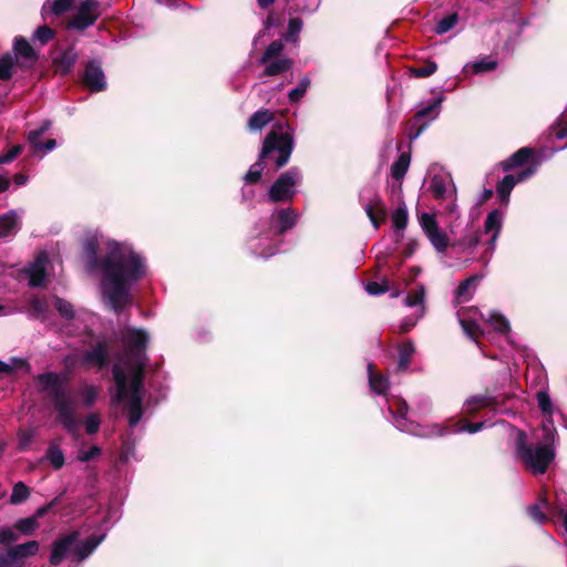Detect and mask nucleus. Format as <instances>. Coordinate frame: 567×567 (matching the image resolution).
I'll return each mask as SVG.
<instances>
[{
  "instance_id": "obj_1",
  "label": "nucleus",
  "mask_w": 567,
  "mask_h": 567,
  "mask_svg": "<svg viewBox=\"0 0 567 567\" xmlns=\"http://www.w3.org/2000/svg\"><path fill=\"white\" fill-rule=\"evenodd\" d=\"M99 241L87 238L83 244L85 268L101 272V290L111 308L120 313L131 303V286L146 275L144 258L133 248L116 241L107 244V252L100 258Z\"/></svg>"
},
{
  "instance_id": "obj_2",
  "label": "nucleus",
  "mask_w": 567,
  "mask_h": 567,
  "mask_svg": "<svg viewBox=\"0 0 567 567\" xmlns=\"http://www.w3.org/2000/svg\"><path fill=\"white\" fill-rule=\"evenodd\" d=\"M35 381L42 385L41 391L47 392L53 401L58 421L69 433L75 435L79 422L75 419L72 401L68 396L60 375L55 372H45L37 375Z\"/></svg>"
},
{
  "instance_id": "obj_3",
  "label": "nucleus",
  "mask_w": 567,
  "mask_h": 567,
  "mask_svg": "<svg viewBox=\"0 0 567 567\" xmlns=\"http://www.w3.org/2000/svg\"><path fill=\"white\" fill-rule=\"evenodd\" d=\"M546 432L544 441L545 444L538 445L535 449L527 442V434L524 431H518L515 437V450L519 461L534 474H544L549 467V464L555 458V451L551 446L554 442V433L550 429L544 425Z\"/></svg>"
},
{
  "instance_id": "obj_4",
  "label": "nucleus",
  "mask_w": 567,
  "mask_h": 567,
  "mask_svg": "<svg viewBox=\"0 0 567 567\" xmlns=\"http://www.w3.org/2000/svg\"><path fill=\"white\" fill-rule=\"evenodd\" d=\"M293 150V138L290 133H278L276 131L269 132L262 144L259 159L250 166L252 171H258L262 175L264 171V158H269L274 152H278V156L275 159L276 168L279 169L286 166L289 162Z\"/></svg>"
},
{
  "instance_id": "obj_5",
  "label": "nucleus",
  "mask_w": 567,
  "mask_h": 567,
  "mask_svg": "<svg viewBox=\"0 0 567 567\" xmlns=\"http://www.w3.org/2000/svg\"><path fill=\"white\" fill-rule=\"evenodd\" d=\"M300 171L298 167L281 173L268 190V198L271 203L291 202L296 194V185L300 181Z\"/></svg>"
},
{
  "instance_id": "obj_6",
  "label": "nucleus",
  "mask_w": 567,
  "mask_h": 567,
  "mask_svg": "<svg viewBox=\"0 0 567 567\" xmlns=\"http://www.w3.org/2000/svg\"><path fill=\"white\" fill-rule=\"evenodd\" d=\"M100 17L101 3L97 0H82L65 27L68 30L81 33L94 25Z\"/></svg>"
},
{
  "instance_id": "obj_7",
  "label": "nucleus",
  "mask_w": 567,
  "mask_h": 567,
  "mask_svg": "<svg viewBox=\"0 0 567 567\" xmlns=\"http://www.w3.org/2000/svg\"><path fill=\"white\" fill-rule=\"evenodd\" d=\"M148 334L145 330L138 328H127L122 334V341L125 354L131 362L147 361L145 353Z\"/></svg>"
},
{
  "instance_id": "obj_8",
  "label": "nucleus",
  "mask_w": 567,
  "mask_h": 567,
  "mask_svg": "<svg viewBox=\"0 0 567 567\" xmlns=\"http://www.w3.org/2000/svg\"><path fill=\"white\" fill-rule=\"evenodd\" d=\"M536 173L535 165H529L524 169H520L517 174H507L505 175L496 185V194L499 199V204L503 206H507L509 203V197L513 188L519 184L532 177Z\"/></svg>"
},
{
  "instance_id": "obj_9",
  "label": "nucleus",
  "mask_w": 567,
  "mask_h": 567,
  "mask_svg": "<svg viewBox=\"0 0 567 567\" xmlns=\"http://www.w3.org/2000/svg\"><path fill=\"white\" fill-rule=\"evenodd\" d=\"M529 165H535V167L537 168L538 159L535 148L528 146L520 147L515 153H513L508 158L499 163V166L503 169V172H511L516 168L524 169Z\"/></svg>"
},
{
  "instance_id": "obj_10",
  "label": "nucleus",
  "mask_w": 567,
  "mask_h": 567,
  "mask_svg": "<svg viewBox=\"0 0 567 567\" xmlns=\"http://www.w3.org/2000/svg\"><path fill=\"white\" fill-rule=\"evenodd\" d=\"M80 533L78 530L71 532L56 538L52 543V550L49 557V561L52 566L60 565L68 554L74 550V546L79 540Z\"/></svg>"
},
{
  "instance_id": "obj_11",
  "label": "nucleus",
  "mask_w": 567,
  "mask_h": 567,
  "mask_svg": "<svg viewBox=\"0 0 567 567\" xmlns=\"http://www.w3.org/2000/svg\"><path fill=\"white\" fill-rule=\"evenodd\" d=\"M512 394L502 395H475L466 402V413L475 415L480 410L484 408H491L493 410L499 409L506 403L507 400L512 399Z\"/></svg>"
},
{
  "instance_id": "obj_12",
  "label": "nucleus",
  "mask_w": 567,
  "mask_h": 567,
  "mask_svg": "<svg viewBox=\"0 0 567 567\" xmlns=\"http://www.w3.org/2000/svg\"><path fill=\"white\" fill-rule=\"evenodd\" d=\"M298 214L293 208L277 209L270 217V229L278 236L292 229L297 224Z\"/></svg>"
},
{
  "instance_id": "obj_13",
  "label": "nucleus",
  "mask_w": 567,
  "mask_h": 567,
  "mask_svg": "<svg viewBox=\"0 0 567 567\" xmlns=\"http://www.w3.org/2000/svg\"><path fill=\"white\" fill-rule=\"evenodd\" d=\"M83 83L91 92H102L106 89L105 74L96 61H89L83 74Z\"/></svg>"
},
{
  "instance_id": "obj_14",
  "label": "nucleus",
  "mask_w": 567,
  "mask_h": 567,
  "mask_svg": "<svg viewBox=\"0 0 567 567\" xmlns=\"http://www.w3.org/2000/svg\"><path fill=\"white\" fill-rule=\"evenodd\" d=\"M110 344L105 341H97L91 350H86L82 358L83 364L95 365L100 369L109 365Z\"/></svg>"
},
{
  "instance_id": "obj_15",
  "label": "nucleus",
  "mask_w": 567,
  "mask_h": 567,
  "mask_svg": "<svg viewBox=\"0 0 567 567\" xmlns=\"http://www.w3.org/2000/svg\"><path fill=\"white\" fill-rule=\"evenodd\" d=\"M78 52L73 45L66 48L59 56L53 60L55 73L61 76L70 74L78 61Z\"/></svg>"
},
{
  "instance_id": "obj_16",
  "label": "nucleus",
  "mask_w": 567,
  "mask_h": 567,
  "mask_svg": "<svg viewBox=\"0 0 567 567\" xmlns=\"http://www.w3.org/2000/svg\"><path fill=\"white\" fill-rule=\"evenodd\" d=\"M364 209L375 229L386 220V208L380 195L375 194Z\"/></svg>"
},
{
  "instance_id": "obj_17",
  "label": "nucleus",
  "mask_w": 567,
  "mask_h": 567,
  "mask_svg": "<svg viewBox=\"0 0 567 567\" xmlns=\"http://www.w3.org/2000/svg\"><path fill=\"white\" fill-rule=\"evenodd\" d=\"M47 255L43 252L38 256L34 264L27 270L29 277V286L32 288L41 287L44 282Z\"/></svg>"
},
{
  "instance_id": "obj_18",
  "label": "nucleus",
  "mask_w": 567,
  "mask_h": 567,
  "mask_svg": "<svg viewBox=\"0 0 567 567\" xmlns=\"http://www.w3.org/2000/svg\"><path fill=\"white\" fill-rule=\"evenodd\" d=\"M13 56L19 61L22 59L24 61H30L31 63H35L39 59L38 53L32 48V45L28 42L25 38L22 35H18L13 41Z\"/></svg>"
},
{
  "instance_id": "obj_19",
  "label": "nucleus",
  "mask_w": 567,
  "mask_h": 567,
  "mask_svg": "<svg viewBox=\"0 0 567 567\" xmlns=\"http://www.w3.org/2000/svg\"><path fill=\"white\" fill-rule=\"evenodd\" d=\"M9 549L11 550L12 558H16L17 561L21 563L22 567H24L25 559L38 554L40 544L38 540H29L23 544L9 546Z\"/></svg>"
},
{
  "instance_id": "obj_20",
  "label": "nucleus",
  "mask_w": 567,
  "mask_h": 567,
  "mask_svg": "<svg viewBox=\"0 0 567 567\" xmlns=\"http://www.w3.org/2000/svg\"><path fill=\"white\" fill-rule=\"evenodd\" d=\"M75 0H45L41 16L47 20L51 16L60 17L71 10Z\"/></svg>"
},
{
  "instance_id": "obj_21",
  "label": "nucleus",
  "mask_w": 567,
  "mask_h": 567,
  "mask_svg": "<svg viewBox=\"0 0 567 567\" xmlns=\"http://www.w3.org/2000/svg\"><path fill=\"white\" fill-rule=\"evenodd\" d=\"M113 379L117 386V391L115 395L112 398L113 403H121L124 402L127 399L128 395V385H127V378L124 372V370L118 365L115 364L112 369Z\"/></svg>"
},
{
  "instance_id": "obj_22",
  "label": "nucleus",
  "mask_w": 567,
  "mask_h": 567,
  "mask_svg": "<svg viewBox=\"0 0 567 567\" xmlns=\"http://www.w3.org/2000/svg\"><path fill=\"white\" fill-rule=\"evenodd\" d=\"M482 278V275L475 274L462 281L455 290V302L462 303L470 301L473 298V293L470 290L475 289Z\"/></svg>"
},
{
  "instance_id": "obj_23",
  "label": "nucleus",
  "mask_w": 567,
  "mask_h": 567,
  "mask_svg": "<svg viewBox=\"0 0 567 567\" xmlns=\"http://www.w3.org/2000/svg\"><path fill=\"white\" fill-rule=\"evenodd\" d=\"M105 535H92L86 538L83 543L74 546V557L76 561H83L86 559L96 547L103 542Z\"/></svg>"
},
{
  "instance_id": "obj_24",
  "label": "nucleus",
  "mask_w": 567,
  "mask_h": 567,
  "mask_svg": "<svg viewBox=\"0 0 567 567\" xmlns=\"http://www.w3.org/2000/svg\"><path fill=\"white\" fill-rule=\"evenodd\" d=\"M442 101V97L434 99L430 102L427 106L419 110L412 116L414 125L417 123H427L429 126L430 123L437 117Z\"/></svg>"
},
{
  "instance_id": "obj_25",
  "label": "nucleus",
  "mask_w": 567,
  "mask_h": 567,
  "mask_svg": "<svg viewBox=\"0 0 567 567\" xmlns=\"http://www.w3.org/2000/svg\"><path fill=\"white\" fill-rule=\"evenodd\" d=\"M143 416V394H130L127 419L130 427H135Z\"/></svg>"
},
{
  "instance_id": "obj_26",
  "label": "nucleus",
  "mask_w": 567,
  "mask_h": 567,
  "mask_svg": "<svg viewBox=\"0 0 567 567\" xmlns=\"http://www.w3.org/2000/svg\"><path fill=\"white\" fill-rule=\"evenodd\" d=\"M132 363V377L130 382V394H143L144 371L147 361H137Z\"/></svg>"
},
{
  "instance_id": "obj_27",
  "label": "nucleus",
  "mask_w": 567,
  "mask_h": 567,
  "mask_svg": "<svg viewBox=\"0 0 567 567\" xmlns=\"http://www.w3.org/2000/svg\"><path fill=\"white\" fill-rule=\"evenodd\" d=\"M18 229V215L14 210L0 215V238L13 236Z\"/></svg>"
},
{
  "instance_id": "obj_28",
  "label": "nucleus",
  "mask_w": 567,
  "mask_h": 567,
  "mask_svg": "<svg viewBox=\"0 0 567 567\" xmlns=\"http://www.w3.org/2000/svg\"><path fill=\"white\" fill-rule=\"evenodd\" d=\"M23 66L12 54V52H6L0 56V80L9 81L12 79L14 73V66Z\"/></svg>"
},
{
  "instance_id": "obj_29",
  "label": "nucleus",
  "mask_w": 567,
  "mask_h": 567,
  "mask_svg": "<svg viewBox=\"0 0 567 567\" xmlns=\"http://www.w3.org/2000/svg\"><path fill=\"white\" fill-rule=\"evenodd\" d=\"M373 364L369 363L368 370H369V384L371 390L377 394H385V392L389 389V381L388 378H385L380 372L374 371Z\"/></svg>"
},
{
  "instance_id": "obj_30",
  "label": "nucleus",
  "mask_w": 567,
  "mask_h": 567,
  "mask_svg": "<svg viewBox=\"0 0 567 567\" xmlns=\"http://www.w3.org/2000/svg\"><path fill=\"white\" fill-rule=\"evenodd\" d=\"M415 352L414 343L411 340H406L399 344L398 347V353H399V362H398V370L405 371L410 363L412 355Z\"/></svg>"
},
{
  "instance_id": "obj_31",
  "label": "nucleus",
  "mask_w": 567,
  "mask_h": 567,
  "mask_svg": "<svg viewBox=\"0 0 567 567\" xmlns=\"http://www.w3.org/2000/svg\"><path fill=\"white\" fill-rule=\"evenodd\" d=\"M44 458L58 471L64 466L65 457L60 446L51 442L45 451Z\"/></svg>"
},
{
  "instance_id": "obj_32",
  "label": "nucleus",
  "mask_w": 567,
  "mask_h": 567,
  "mask_svg": "<svg viewBox=\"0 0 567 567\" xmlns=\"http://www.w3.org/2000/svg\"><path fill=\"white\" fill-rule=\"evenodd\" d=\"M274 118L272 112L266 109L258 110L248 120V127L251 131H259Z\"/></svg>"
},
{
  "instance_id": "obj_33",
  "label": "nucleus",
  "mask_w": 567,
  "mask_h": 567,
  "mask_svg": "<svg viewBox=\"0 0 567 567\" xmlns=\"http://www.w3.org/2000/svg\"><path fill=\"white\" fill-rule=\"evenodd\" d=\"M411 154L403 152L399 155L398 159L391 166V175L395 181H401L410 166Z\"/></svg>"
},
{
  "instance_id": "obj_34",
  "label": "nucleus",
  "mask_w": 567,
  "mask_h": 567,
  "mask_svg": "<svg viewBox=\"0 0 567 567\" xmlns=\"http://www.w3.org/2000/svg\"><path fill=\"white\" fill-rule=\"evenodd\" d=\"M292 60L285 58V59H278L276 61H272L268 63V65L264 70L265 76H275L282 74L287 71H289L292 68Z\"/></svg>"
},
{
  "instance_id": "obj_35",
  "label": "nucleus",
  "mask_w": 567,
  "mask_h": 567,
  "mask_svg": "<svg viewBox=\"0 0 567 567\" xmlns=\"http://www.w3.org/2000/svg\"><path fill=\"white\" fill-rule=\"evenodd\" d=\"M49 310V303L45 298L33 297L29 301V313L34 319L44 320Z\"/></svg>"
},
{
  "instance_id": "obj_36",
  "label": "nucleus",
  "mask_w": 567,
  "mask_h": 567,
  "mask_svg": "<svg viewBox=\"0 0 567 567\" xmlns=\"http://www.w3.org/2000/svg\"><path fill=\"white\" fill-rule=\"evenodd\" d=\"M31 495V488L23 482L19 481L13 484L12 493L10 495V504L20 505L28 501Z\"/></svg>"
},
{
  "instance_id": "obj_37",
  "label": "nucleus",
  "mask_w": 567,
  "mask_h": 567,
  "mask_svg": "<svg viewBox=\"0 0 567 567\" xmlns=\"http://www.w3.org/2000/svg\"><path fill=\"white\" fill-rule=\"evenodd\" d=\"M460 316V324L464 331V333L473 341L477 342L478 339L483 336V330L478 326V323L474 320H468L461 318V311H458Z\"/></svg>"
},
{
  "instance_id": "obj_38",
  "label": "nucleus",
  "mask_w": 567,
  "mask_h": 567,
  "mask_svg": "<svg viewBox=\"0 0 567 567\" xmlns=\"http://www.w3.org/2000/svg\"><path fill=\"white\" fill-rule=\"evenodd\" d=\"M503 224V214L499 209H493L488 213L484 221L485 233H501Z\"/></svg>"
},
{
  "instance_id": "obj_39",
  "label": "nucleus",
  "mask_w": 567,
  "mask_h": 567,
  "mask_svg": "<svg viewBox=\"0 0 567 567\" xmlns=\"http://www.w3.org/2000/svg\"><path fill=\"white\" fill-rule=\"evenodd\" d=\"M427 239L437 252H445L449 247V237L440 228L429 234Z\"/></svg>"
},
{
  "instance_id": "obj_40",
  "label": "nucleus",
  "mask_w": 567,
  "mask_h": 567,
  "mask_svg": "<svg viewBox=\"0 0 567 567\" xmlns=\"http://www.w3.org/2000/svg\"><path fill=\"white\" fill-rule=\"evenodd\" d=\"M13 528L16 530H18L19 534H23L25 536H30V535H33L34 532L39 528V522H37L31 516L30 517L20 518V519H18L14 523Z\"/></svg>"
},
{
  "instance_id": "obj_41",
  "label": "nucleus",
  "mask_w": 567,
  "mask_h": 567,
  "mask_svg": "<svg viewBox=\"0 0 567 567\" xmlns=\"http://www.w3.org/2000/svg\"><path fill=\"white\" fill-rule=\"evenodd\" d=\"M437 71V64L427 60L423 65L410 66L409 73L414 78H429Z\"/></svg>"
},
{
  "instance_id": "obj_42",
  "label": "nucleus",
  "mask_w": 567,
  "mask_h": 567,
  "mask_svg": "<svg viewBox=\"0 0 567 567\" xmlns=\"http://www.w3.org/2000/svg\"><path fill=\"white\" fill-rule=\"evenodd\" d=\"M457 22L458 14L456 12L450 13L446 17L442 18L440 21H437L436 25L434 27V32L436 34H444L452 30Z\"/></svg>"
},
{
  "instance_id": "obj_43",
  "label": "nucleus",
  "mask_w": 567,
  "mask_h": 567,
  "mask_svg": "<svg viewBox=\"0 0 567 567\" xmlns=\"http://www.w3.org/2000/svg\"><path fill=\"white\" fill-rule=\"evenodd\" d=\"M56 35V31L48 24L38 27L33 33V39L39 41L41 45L48 44Z\"/></svg>"
},
{
  "instance_id": "obj_44",
  "label": "nucleus",
  "mask_w": 567,
  "mask_h": 567,
  "mask_svg": "<svg viewBox=\"0 0 567 567\" xmlns=\"http://www.w3.org/2000/svg\"><path fill=\"white\" fill-rule=\"evenodd\" d=\"M487 321L499 333H507L511 330L508 320L497 311H492L488 316Z\"/></svg>"
},
{
  "instance_id": "obj_45",
  "label": "nucleus",
  "mask_w": 567,
  "mask_h": 567,
  "mask_svg": "<svg viewBox=\"0 0 567 567\" xmlns=\"http://www.w3.org/2000/svg\"><path fill=\"white\" fill-rule=\"evenodd\" d=\"M409 216L405 204L402 203L392 214V223L395 230H403L408 225Z\"/></svg>"
},
{
  "instance_id": "obj_46",
  "label": "nucleus",
  "mask_w": 567,
  "mask_h": 567,
  "mask_svg": "<svg viewBox=\"0 0 567 567\" xmlns=\"http://www.w3.org/2000/svg\"><path fill=\"white\" fill-rule=\"evenodd\" d=\"M284 50V43L280 40L272 41L262 53L259 62L261 64L268 63L271 59L280 55Z\"/></svg>"
},
{
  "instance_id": "obj_47",
  "label": "nucleus",
  "mask_w": 567,
  "mask_h": 567,
  "mask_svg": "<svg viewBox=\"0 0 567 567\" xmlns=\"http://www.w3.org/2000/svg\"><path fill=\"white\" fill-rule=\"evenodd\" d=\"M310 86V79L305 76L301 79L299 84L289 92L288 99L290 103H298L306 94L308 87Z\"/></svg>"
},
{
  "instance_id": "obj_48",
  "label": "nucleus",
  "mask_w": 567,
  "mask_h": 567,
  "mask_svg": "<svg viewBox=\"0 0 567 567\" xmlns=\"http://www.w3.org/2000/svg\"><path fill=\"white\" fill-rule=\"evenodd\" d=\"M536 398H537L538 408L540 409L543 414L546 416H549V419L551 420L554 406H553L551 399H550L549 394L546 391H539L536 394Z\"/></svg>"
},
{
  "instance_id": "obj_49",
  "label": "nucleus",
  "mask_w": 567,
  "mask_h": 567,
  "mask_svg": "<svg viewBox=\"0 0 567 567\" xmlns=\"http://www.w3.org/2000/svg\"><path fill=\"white\" fill-rule=\"evenodd\" d=\"M303 22L300 18H291L288 22V29L285 34V39L288 42H295L302 29Z\"/></svg>"
},
{
  "instance_id": "obj_50",
  "label": "nucleus",
  "mask_w": 567,
  "mask_h": 567,
  "mask_svg": "<svg viewBox=\"0 0 567 567\" xmlns=\"http://www.w3.org/2000/svg\"><path fill=\"white\" fill-rule=\"evenodd\" d=\"M54 305L62 318L65 320H72L74 318L75 313L72 303L60 297H55Z\"/></svg>"
},
{
  "instance_id": "obj_51",
  "label": "nucleus",
  "mask_w": 567,
  "mask_h": 567,
  "mask_svg": "<svg viewBox=\"0 0 567 567\" xmlns=\"http://www.w3.org/2000/svg\"><path fill=\"white\" fill-rule=\"evenodd\" d=\"M426 128L427 123H417L414 125L412 117L405 124L406 135L411 143L415 141Z\"/></svg>"
},
{
  "instance_id": "obj_52",
  "label": "nucleus",
  "mask_w": 567,
  "mask_h": 567,
  "mask_svg": "<svg viewBox=\"0 0 567 567\" xmlns=\"http://www.w3.org/2000/svg\"><path fill=\"white\" fill-rule=\"evenodd\" d=\"M420 225L426 236L440 228L435 216L429 213L421 214Z\"/></svg>"
},
{
  "instance_id": "obj_53",
  "label": "nucleus",
  "mask_w": 567,
  "mask_h": 567,
  "mask_svg": "<svg viewBox=\"0 0 567 567\" xmlns=\"http://www.w3.org/2000/svg\"><path fill=\"white\" fill-rule=\"evenodd\" d=\"M20 539V534L10 527L0 528V545L12 546L11 544L17 543Z\"/></svg>"
},
{
  "instance_id": "obj_54",
  "label": "nucleus",
  "mask_w": 567,
  "mask_h": 567,
  "mask_svg": "<svg viewBox=\"0 0 567 567\" xmlns=\"http://www.w3.org/2000/svg\"><path fill=\"white\" fill-rule=\"evenodd\" d=\"M430 190L436 199H444L445 193H446V186H445V182L443 181V178L435 175L431 179Z\"/></svg>"
},
{
  "instance_id": "obj_55",
  "label": "nucleus",
  "mask_w": 567,
  "mask_h": 567,
  "mask_svg": "<svg viewBox=\"0 0 567 567\" xmlns=\"http://www.w3.org/2000/svg\"><path fill=\"white\" fill-rule=\"evenodd\" d=\"M424 293L425 292H424L423 286H420L419 289H414V290L410 291L404 299L405 306L415 307L417 305L423 303Z\"/></svg>"
},
{
  "instance_id": "obj_56",
  "label": "nucleus",
  "mask_w": 567,
  "mask_h": 567,
  "mask_svg": "<svg viewBox=\"0 0 567 567\" xmlns=\"http://www.w3.org/2000/svg\"><path fill=\"white\" fill-rule=\"evenodd\" d=\"M389 290V280L384 279L382 282L369 281L365 285V291L371 296H379Z\"/></svg>"
},
{
  "instance_id": "obj_57",
  "label": "nucleus",
  "mask_w": 567,
  "mask_h": 567,
  "mask_svg": "<svg viewBox=\"0 0 567 567\" xmlns=\"http://www.w3.org/2000/svg\"><path fill=\"white\" fill-rule=\"evenodd\" d=\"M497 66V62L494 60H481L471 64L473 73L478 74L487 71H493Z\"/></svg>"
},
{
  "instance_id": "obj_58",
  "label": "nucleus",
  "mask_w": 567,
  "mask_h": 567,
  "mask_svg": "<svg viewBox=\"0 0 567 567\" xmlns=\"http://www.w3.org/2000/svg\"><path fill=\"white\" fill-rule=\"evenodd\" d=\"M85 431L92 435L99 432L101 425V419L97 413H91L85 419Z\"/></svg>"
},
{
  "instance_id": "obj_59",
  "label": "nucleus",
  "mask_w": 567,
  "mask_h": 567,
  "mask_svg": "<svg viewBox=\"0 0 567 567\" xmlns=\"http://www.w3.org/2000/svg\"><path fill=\"white\" fill-rule=\"evenodd\" d=\"M23 151L20 144L13 145L7 153H0V164H8L14 161Z\"/></svg>"
},
{
  "instance_id": "obj_60",
  "label": "nucleus",
  "mask_w": 567,
  "mask_h": 567,
  "mask_svg": "<svg viewBox=\"0 0 567 567\" xmlns=\"http://www.w3.org/2000/svg\"><path fill=\"white\" fill-rule=\"evenodd\" d=\"M33 430H21L18 433L19 436V450L25 451L34 439Z\"/></svg>"
},
{
  "instance_id": "obj_61",
  "label": "nucleus",
  "mask_w": 567,
  "mask_h": 567,
  "mask_svg": "<svg viewBox=\"0 0 567 567\" xmlns=\"http://www.w3.org/2000/svg\"><path fill=\"white\" fill-rule=\"evenodd\" d=\"M82 398L84 404L90 408L92 406L97 398V390L93 385H87L82 390Z\"/></svg>"
},
{
  "instance_id": "obj_62",
  "label": "nucleus",
  "mask_w": 567,
  "mask_h": 567,
  "mask_svg": "<svg viewBox=\"0 0 567 567\" xmlns=\"http://www.w3.org/2000/svg\"><path fill=\"white\" fill-rule=\"evenodd\" d=\"M0 567H22V564L12 558L11 550L7 547L6 551L0 553Z\"/></svg>"
},
{
  "instance_id": "obj_63",
  "label": "nucleus",
  "mask_w": 567,
  "mask_h": 567,
  "mask_svg": "<svg viewBox=\"0 0 567 567\" xmlns=\"http://www.w3.org/2000/svg\"><path fill=\"white\" fill-rule=\"evenodd\" d=\"M101 453H102L101 447H99L97 445H93L89 451L80 452L78 455V460L80 462H90L93 458L100 456Z\"/></svg>"
},
{
  "instance_id": "obj_64",
  "label": "nucleus",
  "mask_w": 567,
  "mask_h": 567,
  "mask_svg": "<svg viewBox=\"0 0 567 567\" xmlns=\"http://www.w3.org/2000/svg\"><path fill=\"white\" fill-rule=\"evenodd\" d=\"M527 513H528L529 517L537 523H544L547 520V516L540 509L538 504H534V505L529 506L527 509Z\"/></svg>"
}]
</instances>
